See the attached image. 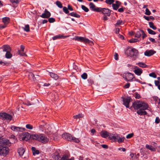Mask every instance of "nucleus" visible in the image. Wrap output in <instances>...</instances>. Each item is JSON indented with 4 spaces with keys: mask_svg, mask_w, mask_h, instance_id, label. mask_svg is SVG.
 <instances>
[{
    "mask_svg": "<svg viewBox=\"0 0 160 160\" xmlns=\"http://www.w3.org/2000/svg\"><path fill=\"white\" fill-rule=\"evenodd\" d=\"M50 75L52 78H53L55 80H57L58 78V75L54 73L50 72Z\"/></svg>",
    "mask_w": 160,
    "mask_h": 160,
    "instance_id": "b1692460",
    "label": "nucleus"
},
{
    "mask_svg": "<svg viewBox=\"0 0 160 160\" xmlns=\"http://www.w3.org/2000/svg\"><path fill=\"white\" fill-rule=\"evenodd\" d=\"M156 52V51L152 50H147L144 52V55L147 56H150Z\"/></svg>",
    "mask_w": 160,
    "mask_h": 160,
    "instance_id": "f3484780",
    "label": "nucleus"
},
{
    "mask_svg": "<svg viewBox=\"0 0 160 160\" xmlns=\"http://www.w3.org/2000/svg\"><path fill=\"white\" fill-rule=\"evenodd\" d=\"M9 152L8 148L2 147L0 148V154L3 156H6L8 154Z\"/></svg>",
    "mask_w": 160,
    "mask_h": 160,
    "instance_id": "1a4fd4ad",
    "label": "nucleus"
},
{
    "mask_svg": "<svg viewBox=\"0 0 160 160\" xmlns=\"http://www.w3.org/2000/svg\"><path fill=\"white\" fill-rule=\"evenodd\" d=\"M132 106L134 109L137 110L141 108H143L144 109H147L148 107L147 103L140 101L135 102L132 104Z\"/></svg>",
    "mask_w": 160,
    "mask_h": 160,
    "instance_id": "20e7f679",
    "label": "nucleus"
},
{
    "mask_svg": "<svg viewBox=\"0 0 160 160\" xmlns=\"http://www.w3.org/2000/svg\"><path fill=\"white\" fill-rule=\"evenodd\" d=\"M26 127L27 129L32 130L33 129V127L32 125L30 124H27Z\"/></svg>",
    "mask_w": 160,
    "mask_h": 160,
    "instance_id": "a18cd8bd",
    "label": "nucleus"
},
{
    "mask_svg": "<svg viewBox=\"0 0 160 160\" xmlns=\"http://www.w3.org/2000/svg\"><path fill=\"white\" fill-rule=\"evenodd\" d=\"M112 7L114 9L117 10L119 8V4H112Z\"/></svg>",
    "mask_w": 160,
    "mask_h": 160,
    "instance_id": "ea45409f",
    "label": "nucleus"
},
{
    "mask_svg": "<svg viewBox=\"0 0 160 160\" xmlns=\"http://www.w3.org/2000/svg\"><path fill=\"white\" fill-rule=\"evenodd\" d=\"M160 121V119L158 117L156 118L155 122L156 123H158Z\"/></svg>",
    "mask_w": 160,
    "mask_h": 160,
    "instance_id": "052dcab7",
    "label": "nucleus"
},
{
    "mask_svg": "<svg viewBox=\"0 0 160 160\" xmlns=\"http://www.w3.org/2000/svg\"><path fill=\"white\" fill-rule=\"evenodd\" d=\"M147 148L149 149L151 151L154 152L156 151V149L155 148H153L152 146L148 145H147L146 146Z\"/></svg>",
    "mask_w": 160,
    "mask_h": 160,
    "instance_id": "cd10ccee",
    "label": "nucleus"
},
{
    "mask_svg": "<svg viewBox=\"0 0 160 160\" xmlns=\"http://www.w3.org/2000/svg\"><path fill=\"white\" fill-rule=\"evenodd\" d=\"M143 18L149 21L150 19L154 20V18L152 16H150L148 17L146 16H144Z\"/></svg>",
    "mask_w": 160,
    "mask_h": 160,
    "instance_id": "f704fd0d",
    "label": "nucleus"
},
{
    "mask_svg": "<svg viewBox=\"0 0 160 160\" xmlns=\"http://www.w3.org/2000/svg\"><path fill=\"white\" fill-rule=\"evenodd\" d=\"M122 77L127 81H132L134 78V75L130 72L124 73L123 74Z\"/></svg>",
    "mask_w": 160,
    "mask_h": 160,
    "instance_id": "0eeeda50",
    "label": "nucleus"
},
{
    "mask_svg": "<svg viewBox=\"0 0 160 160\" xmlns=\"http://www.w3.org/2000/svg\"><path fill=\"white\" fill-rule=\"evenodd\" d=\"M141 31L142 33V38L143 39L145 38L147 36V35L143 30H141Z\"/></svg>",
    "mask_w": 160,
    "mask_h": 160,
    "instance_id": "3c124183",
    "label": "nucleus"
},
{
    "mask_svg": "<svg viewBox=\"0 0 160 160\" xmlns=\"http://www.w3.org/2000/svg\"><path fill=\"white\" fill-rule=\"evenodd\" d=\"M136 64L139 67L142 68H147L148 67V66L147 65L142 62H139Z\"/></svg>",
    "mask_w": 160,
    "mask_h": 160,
    "instance_id": "c85d7f7f",
    "label": "nucleus"
},
{
    "mask_svg": "<svg viewBox=\"0 0 160 160\" xmlns=\"http://www.w3.org/2000/svg\"><path fill=\"white\" fill-rule=\"evenodd\" d=\"M149 76L150 77H152L153 78H156L157 76L155 72H152L149 74Z\"/></svg>",
    "mask_w": 160,
    "mask_h": 160,
    "instance_id": "864d4df0",
    "label": "nucleus"
},
{
    "mask_svg": "<svg viewBox=\"0 0 160 160\" xmlns=\"http://www.w3.org/2000/svg\"><path fill=\"white\" fill-rule=\"evenodd\" d=\"M0 64H1L3 65H5L6 66H8L9 65V63H7V62L5 63V62H3L2 61H0Z\"/></svg>",
    "mask_w": 160,
    "mask_h": 160,
    "instance_id": "e2e57ef3",
    "label": "nucleus"
},
{
    "mask_svg": "<svg viewBox=\"0 0 160 160\" xmlns=\"http://www.w3.org/2000/svg\"><path fill=\"white\" fill-rule=\"evenodd\" d=\"M130 159L131 160H137L138 159V157L133 153H131L130 155Z\"/></svg>",
    "mask_w": 160,
    "mask_h": 160,
    "instance_id": "393cba45",
    "label": "nucleus"
},
{
    "mask_svg": "<svg viewBox=\"0 0 160 160\" xmlns=\"http://www.w3.org/2000/svg\"><path fill=\"white\" fill-rule=\"evenodd\" d=\"M51 15V13L47 9H45L44 13H43L40 16L44 18H48Z\"/></svg>",
    "mask_w": 160,
    "mask_h": 160,
    "instance_id": "4468645a",
    "label": "nucleus"
},
{
    "mask_svg": "<svg viewBox=\"0 0 160 160\" xmlns=\"http://www.w3.org/2000/svg\"><path fill=\"white\" fill-rule=\"evenodd\" d=\"M48 21L50 23H52L55 21V19L52 18H50L48 19Z\"/></svg>",
    "mask_w": 160,
    "mask_h": 160,
    "instance_id": "4d7b16f0",
    "label": "nucleus"
},
{
    "mask_svg": "<svg viewBox=\"0 0 160 160\" xmlns=\"http://www.w3.org/2000/svg\"><path fill=\"white\" fill-rule=\"evenodd\" d=\"M118 150H119V151H122L123 152H125L126 151V149L125 148H118Z\"/></svg>",
    "mask_w": 160,
    "mask_h": 160,
    "instance_id": "338daca9",
    "label": "nucleus"
},
{
    "mask_svg": "<svg viewBox=\"0 0 160 160\" xmlns=\"http://www.w3.org/2000/svg\"><path fill=\"white\" fill-rule=\"evenodd\" d=\"M133 135L134 134L133 133L129 134L126 136V138H130L132 137L133 136Z\"/></svg>",
    "mask_w": 160,
    "mask_h": 160,
    "instance_id": "6e6d98bb",
    "label": "nucleus"
},
{
    "mask_svg": "<svg viewBox=\"0 0 160 160\" xmlns=\"http://www.w3.org/2000/svg\"><path fill=\"white\" fill-rule=\"evenodd\" d=\"M81 8H82L86 12H87L89 11L88 9L84 5H82Z\"/></svg>",
    "mask_w": 160,
    "mask_h": 160,
    "instance_id": "37998d69",
    "label": "nucleus"
},
{
    "mask_svg": "<svg viewBox=\"0 0 160 160\" xmlns=\"http://www.w3.org/2000/svg\"><path fill=\"white\" fill-rule=\"evenodd\" d=\"M88 75L86 73H84L81 75L82 78L83 79H86L87 78Z\"/></svg>",
    "mask_w": 160,
    "mask_h": 160,
    "instance_id": "c03bdc74",
    "label": "nucleus"
},
{
    "mask_svg": "<svg viewBox=\"0 0 160 160\" xmlns=\"http://www.w3.org/2000/svg\"><path fill=\"white\" fill-rule=\"evenodd\" d=\"M145 14L148 15H149L151 14V12L148 8H147L146 9Z\"/></svg>",
    "mask_w": 160,
    "mask_h": 160,
    "instance_id": "603ef678",
    "label": "nucleus"
},
{
    "mask_svg": "<svg viewBox=\"0 0 160 160\" xmlns=\"http://www.w3.org/2000/svg\"><path fill=\"white\" fill-rule=\"evenodd\" d=\"M73 39H75L77 41L82 42L84 43L93 44V42L92 41L89 40L88 38L82 37L75 36V38H73Z\"/></svg>",
    "mask_w": 160,
    "mask_h": 160,
    "instance_id": "423d86ee",
    "label": "nucleus"
},
{
    "mask_svg": "<svg viewBox=\"0 0 160 160\" xmlns=\"http://www.w3.org/2000/svg\"><path fill=\"white\" fill-rule=\"evenodd\" d=\"M10 1L13 4H17L19 2L18 0H10Z\"/></svg>",
    "mask_w": 160,
    "mask_h": 160,
    "instance_id": "8fccbe9b",
    "label": "nucleus"
},
{
    "mask_svg": "<svg viewBox=\"0 0 160 160\" xmlns=\"http://www.w3.org/2000/svg\"><path fill=\"white\" fill-rule=\"evenodd\" d=\"M131 99L129 97L123 98V104L127 108L129 107V104L131 101Z\"/></svg>",
    "mask_w": 160,
    "mask_h": 160,
    "instance_id": "ddd939ff",
    "label": "nucleus"
},
{
    "mask_svg": "<svg viewBox=\"0 0 160 160\" xmlns=\"http://www.w3.org/2000/svg\"><path fill=\"white\" fill-rule=\"evenodd\" d=\"M0 49H3V52H6L8 51H11V49L10 47L8 45H4Z\"/></svg>",
    "mask_w": 160,
    "mask_h": 160,
    "instance_id": "a211bd4d",
    "label": "nucleus"
},
{
    "mask_svg": "<svg viewBox=\"0 0 160 160\" xmlns=\"http://www.w3.org/2000/svg\"><path fill=\"white\" fill-rule=\"evenodd\" d=\"M147 31L148 33L150 34L155 35L156 34V33L154 31L150 28H148Z\"/></svg>",
    "mask_w": 160,
    "mask_h": 160,
    "instance_id": "58836bf2",
    "label": "nucleus"
},
{
    "mask_svg": "<svg viewBox=\"0 0 160 160\" xmlns=\"http://www.w3.org/2000/svg\"><path fill=\"white\" fill-rule=\"evenodd\" d=\"M63 12L66 14L68 13L69 12L68 8L66 7H63Z\"/></svg>",
    "mask_w": 160,
    "mask_h": 160,
    "instance_id": "de8ad7c7",
    "label": "nucleus"
},
{
    "mask_svg": "<svg viewBox=\"0 0 160 160\" xmlns=\"http://www.w3.org/2000/svg\"><path fill=\"white\" fill-rule=\"evenodd\" d=\"M135 68V69L134 71V72L135 74L138 76L140 75L142 72V70L137 66H136Z\"/></svg>",
    "mask_w": 160,
    "mask_h": 160,
    "instance_id": "dca6fc26",
    "label": "nucleus"
},
{
    "mask_svg": "<svg viewBox=\"0 0 160 160\" xmlns=\"http://www.w3.org/2000/svg\"><path fill=\"white\" fill-rule=\"evenodd\" d=\"M31 149L33 155H35L36 154H38L39 153V150H36L34 147H32Z\"/></svg>",
    "mask_w": 160,
    "mask_h": 160,
    "instance_id": "a878e982",
    "label": "nucleus"
},
{
    "mask_svg": "<svg viewBox=\"0 0 160 160\" xmlns=\"http://www.w3.org/2000/svg\"><path fill=\"white\" fill-rule=\"evenodd\" d=\"M0 116L4 120H11L12 118L11 115L5 113H0Z\"/></svg>",
    "mask_w": 160,
    "mask_h": 160,
    "instance_id": "9b49d317",
    "label": "nucleus"
},
{
    "mask_svg": "<svg viewBox=\"0 0 160 160\" xmlns=\"http://www.w3.org/2000/svg\"><path fill=\"white\" fill-rule=\"evenodd\" d=\"M149 25L150 27L153 30H156L157 29V28L156 26H154V24L152 22H149Z\"/></svg>",
    "mask_w": 160,
    "mask_h": 160,
    "instance_id": "c9c22d12",
    "label": "nucleus"
},
{
    "mask_svg": "<svg viewBox=\"0 0 160 160\" xmlns=\"http://www.w3.org/2000/svg\"><path fill=\"white\" fill-rule=\"evenodd\" d=\"M10 141L6 138H2L0 139V146L5 147V146H10L11 143H15L17 142V138L14 136H12V138L10 139Z\"/></svg>",
    "mask_w": 160,
    "mask_h": 160,
    "instance_id": "f03ea898",
    "label": "nucleus"
},
{
    "mask_svg": "<svg viewBox=\"0 0 160 160\" xmlns=\"http://www.w3.org/2000/svg\"><path fill=\"white\" fill-rule=\"evenodd\" d=\"M31 137L32 139L43 143H46L49 141V138L43 134H32Z\"/></svg>",
    "mask_w": 160,
    "mask_h": 160,
    "instance_id": "f257e3e1",
    "label": "nucleus"
},
{
    "mask_svg": "<svg viewBox=\"0 0 160 160\" xmlns=\"http://www.w3.org/2000/svg\"><path fill=\"white\" fill-rule=\"evenodd\" d=\"M118 135H114L111 134H110L109 137V138L110 139L112 140H114L115 141H116L117 139H118Z\"/></svg>",
    "mask_w": 160,
    "mask_h": 160,
    "instance_id": "4be33fe9",
    "label": "nucleus"
},
{
    "mask_svg": "<svg viewBox=\"0 0 160 160\" xmlns=\"http://www.w3.org/2000/svg\"><path fill=\"white\" fill-rule=\"evenodd\" d=\"M62 137L68 141H72L74 142L78 143L79 142V140L78 138H76L68 133H64L62 135Z\"/></svg>",
    "mask_w": 160,
    "mask_h": 160,
    "instance_id": "39448f33",
    "label": "nucleus"
},
{
    "mask_svg": "<svg viewBox=\"0 0 160 160\" xmlns=\"http://www.w3.org/2000/svg\"><path fill=\"white\" fill-rule=\"evenodd\" d=\"M62 160H74L73 158H71L70 159H68V157L67 156L63 157L62 158Z\"/></svg>",
    "mask_w": 160,
    "mask_h": 160,
    "instance_id": "13d9d810",
    "label": "nucleus"
},
{
    "mask_svg": "<svg viewBox=\"0 0 160 160\" xmlns=\"http://www.w3.org/2000/svg\"><path fill=\"white\" fill-rule=\"evenodd\" d=\"M28 77L29 79H32L33 80H34V79H35V78L34 77V75L32 72L29 73Z\"/></svg>",
    "mask_w": 160,
    "mask_h": 160,
    "instance_id": "e433bc0d",
    "label": "nucleus"
},
{
    "mask_svg": "<svg viewBox=\"0 0 160 160\" xmlns=\"http://www.w3.org/2000/svg\"><path fill=\"white\" fill-rule=\"evenodd\" d=\"M24 46H23V45H21V52H24Z\"/></svg>",
    "mask_w": 160,
    "mask_h": 160,
    "instance_id": "69168bd1",
    "label": "nucleus"
},
{
    "mask_svg": "<svg viewBox=\"0 0 160 160\" xmlns=\"http://www.w3.org/2000/svg\"><path fill=\"white\" fill-rule=\"evenodd\" d=\"M125 52L128 56L133 58V60L136 58L138 55V51L134 48H128Z\"/></svg>",
    "mask_w": 160,
    "mask_h": 160,
    "instance_id": "7ed1b4c3",
    "label": "nucleus"
},
{
    "mask_svg": "<svg viewBox=\"0 0 160 160\" xmlns=\"http://www.w3.org/2000/svg\"><path fill=\"white\" fill-rule=\"evenodd\" d=\"M114 58L116 60H118V55L117 53H115L114 55Z\"/></svg>",
    "mask_w": 160,
    "mask_h": 160,
    "instance_id": "0e129e2a",
    "label": "nucleus"
},
{
    "mask_svg": "<svg viewBox=\"0 0 160 160\" xmlns=\"http://www.w3.org/2000/svg\"><path fill=\"white\" fill-rule=\"evenodd\" d=\"M32 135H30L28 132H24L22 133L21 137L22 140H28L30 138H31Z\"/></svg>",
    "mask_w": 160,
    "mask_h": 160,
    "instance_id": "9d476101",
    "label": "nucleus"
},
{
    "mask_svg": "<svg viewBox=\"0 0 160 160\" xmlns=\"http://www.w3.org/2000/svg\"><path fill=\"white\" fill-rule=\"evenodd\" d=\"M25 151L23 148H21L18 149V152L20 156H22Z\"/></svg>",
    "mask_w": 160,
    "mask_h": 160,
    "instance_id": "5701e85b",
    "label": "nucleus"
},
{
    "mask_svg": "<svg viewBox=\"0 0 160 160\" xmlns=\"http://www.w3.org/2000/svg\"><path fill=\"white\" fill-rule=\"evenodd\" d=\"M67 37V36H64L63 35H58L53 37L52 39L53 40H55L57 39L64 38Z\"/></svg>",
    "mask_w": 160,
    "mask_h": 160,
    "instance_id": "bb28decb",
    "label": "nucleus"
},
{
    "mask_svg": "<svg viewBox=\"0 0 160 160\" xmlns=\"http://www.w3.org/2000/svg\"><path fill=\"white\" fill-rule=\"evenodd\" d=\"M23 28L24 30L26 32H29L30 31L29 26L28 24L26 25L25 27Z\"/></svg>",
    "mask_w": 160,
    "mask_h": 160,
    "instance_id": "4c0bfd02",
    "label": "nucleus"
},
{
    "mask_svg": "<svg viewBox=\"0 0 160 160\" xmlns=\"http://www.w3.org/2000/svg\"><path fill=\"white\" fill-rule=\"evenodd\" d=\"M90 9L92 11L98 12L100 11V8L96 7L95 5L92 2L89 3Z\"/></svg>",
    "mask_w": 160,
    "mask_h": 160,
    "instance_id": "2eb2a0df",
    "label": "nucleus"
},
{
    "mask_svg": "<svg viewBox=\"0 0 160 160\" xmlns=\"http://www.w3.org/2000/svg\"><path fill=\"white\" fill-rule=\"evenodd\" d=\"M100 134L102 137L104 138H106L108 136L109 137L110 135L109 133L106 131H102Z\"/></svg>",
    "mask_w": 160,
    "mask_h": 160,
    "instance_id": "aec40b11",
    "label": "nucleus"
},
{
    "mask_svg": "<svg viewBox=\"0 0 160 160\" xmlns=\"http://www.w3.org/2000/svg\"><path fill=\"white\" fill-rule=\"evenodd\" d=\"M125 138L124 137H120L118 136V139L117 140L118 143H121L124 142Z\"/></svg>",
    "mask_w": 160,
    "mask_h": 160,
    "instance_id": "7c9ffc66",
    "label": "nucleus"
},
{
    "mask_svg": "<svg viewBox=\"0 0 160 160\" xmlns=\"http://www.w3.org/2000/svg\"><path fill=\"white\" fill-rule=\"evenodd\" d=\"M10 19L9 18L6 17L2 18V21L4 23L3 25H0V29L6 27L7 25L9 23Z\"/></svg>",
    "mask_w": 160,
    "mask_h": 160,
    "instance_id": "6e6552de",
    "label": "nucleus"
},
{
    "mask_svg": "<svg viewBox=\"0 0 160 160\" xmlns=\"http://www.w3.org/2000/svg\"><path fill=\"white\" fill-rule=\"evenodd\" d=\"M82 117V114H79L77 115H75L73 116V118L75 119L79 118Z\"/></svg>",
    "mask_w": 160,
    "mask_h": 160,
    "instance_id": "09e8293b",
    "label": "nucleus"
},
{
    "mask_svg": "<svg viewBox=\"0 0 160 160\" xmlns=\"http://www.w3.org/2000/svg\"><path fill=\"white\" fill-rule=\"evenodd\" d=\"M141 30H140L139 31L137 32L135 36L136 38H139L141 37V35L142 34L141 31Z\"/></svg>",
    "mask_w": 160,
    "mask_h": 160,
    "instance_id": "2f4dec72",
    "label": "nucleus"
},
{
    "mask_svg": "<svg viewBox=\"0 0 160 160\" xmlns=\"http://www.w3.org/2000/svg\"><path fill=\"white\" fill-rule=\"evenodd\" d=\"M122 22V21L120 20H118L116 24H115V27H117L118 25L121 24Z\"/></svg>",
    "mask_w": 160,
    "mask_h": 160,
    "instance_id": "5fc2aeb1",
    "label": "nucleus"
},
{
    "mask_svg": "<svg viewBox=\"0 0 160 160\" xmlns=\"http://www.w3.org/2000/svg\"><path fill=\"white\" fill-rule=\"evenodd\" d=\"M11 129L14 131L17 132L20 131V128L19 127L13 126L11 127Z\"/></svg>",
    "mask_w": 160,
    "mask_h": 160,
    "instance_id": "c756f323",
    "label": "nucleus"
},
{
    "mask_svg": "<svg viewBox=\"0 0 160 160\" xmlns=\"http://www.w3.org/2000/svg\"><path fill=\"white\" fill-rule=\"evenodd\" d=\"M135 98L138 99H139L140 98V95L138 93H135Z\"/></svg>",
    "mask_w": 160,
    "mask_h": 160,
    "instance_id": "680f3d73",
    "label": "nucleus"
},
{
    "mask_svg": "<svg viewBox=\"0 0 160 160\" xmlns=\"http://www.w3.org/2000/svg\"><path fill=\"white\" fill-rule=\"evenodd\" d=\"M18 54L21 56H25L26 57H27V55L25 53L23 52H22L21 50H19L18 51Z\"/></svg>",
    "mask_w": 160,
    "mask_h": 160,
    "instance_id": "a19ab883",
    "label": "nucleus"
},
{
    "mask_svg": "<svg viewBox=\"0 0 160 160\" xmlns=\"http://www.w3.org/2000/svg\"><path fill=\"white\" fill-rule=\"evenodd\" d=\"M10 51L7 52L5 55V57L7 58H10L12 56V54L10 52Z\"/></svg>",
    "mask_w": 160,
    "mask_h": 160,
    "instance_id": "72a5a7b5",
    "label": "nucleus"
},
{
    "mask_svg": "<svg viewBox=\"0 0 160 160\" xmlns=\"http://www.w3.org/2000/svg\"><path fill=\"white\" fill-rule=\"evenodd\" d=\"M56 4L59 8H62V4L60 1H56Z\"/></svg>",
    "mask_w": 160,
    "mask_h": 160,
    "instance_id": "79ce46f5",
    "label": "nucleus"
},
{
    "mask_svg": "<svg viewBox=\"0 0 160 160\" xmlns=\"http://www.w3.org/2000/svg\"><path fill=\"white\" fill-rule=\"evenodd\" d=\"M143 108H142V109H140L137 111V113L139 115H146L147 113L146 111H145Z\"/></svg>",
    "mask_w": 160,
    "mask_h": 160,
    "instance_id": "412c9836",
    "label": "nucleus"
},
{
    "mask_svg": "<svg viewBox=\"0 0 160 160\" xmlns=\"http://www.w3.org/2000/svg\"><path fill=\"white\" fill-rule=\"evenodd\" d=\"M100 11H99L98 12H102L104 14H107L108 16L111 15V10L108 8H100Z\"/></svg>",
    "mask_w": 160,
    "mask_h": 160,
    "instance_id": "f8f14e48",
    "label": "nucleus"
},
{
    "mask_svg": "<svg viewBox=\"0 0 160 160\" xmlns=\"http://www.w3.org/2000/svg\"><path fill=\"white\" fill-rule=\"evenodd\" d=\"M68 9L70 11H73V10L72 7L69 5H68Z\"/></svg>",
    "mask_w": 160,
    "mask_h": 160,
    "instance_id": "774afa93",
    "label": "nucleus"
},
{
    "mask_svg": "<svg viewBox=\"0 0 160 160\" xmlns=\"http://www.w3.org/2000/svg\"><path fill=\"white\" fill-rule=\"evenodd\" d=\"M105 2L108 4L110 5L114 2V0H106Z\"/></svg>",
    "mask_w": 160,
    "mask_h": 160,
    "instance_id": "49530a36",
    "label": "nucleus"
},
{
    "mask_svg": "<svg viewBox=\"0 0 160 160\" xmlns=\"http://www.w3.org/2000/svg\"><path fill=\"white\" fill-rule=\"evenodd\" d=\"M69 15L72 16H73L78 18H79L80 17V15L74 12H71L69 14Z\"/></svg>",
    "mask_w": 160,
    "mask_h": 160,
    "instance_id": "473e14b6",
    "label": "nucleus"
},
{
    "mask_svg": "<svg viewBox=\"0 0 160 160\" xmlns=\"http://www.w3.org/2000/svg\"><path fill=\"white\" fill-rule=\"evenodd\" d=\"M137 41V39L132 38L129 40V42L130 43L136 42Z\"/></svg>",
    "mask_w": 160,
    "mask_h": 160,
    "instance_id": "bf43d9fd",
    "label": "nucleus"
},
{
    "mask_svg": "<svg viewBox=\"0 0 160 160\" xmlns=\"http://www.w3.org/2000/svg\"><path fill=\"white\" fill-rule=\"evenodd\" d=\"M59 155V152L58 151H56L55 153L52 154V158L55 160H59L61 158V157H60Z\"/></svg>",
    "mask_w": 160,
    "mask_h": 160,
    "instance_id": "6ab92c4d",
    "label": "nucleus"
}]
</instances>
